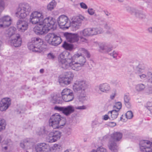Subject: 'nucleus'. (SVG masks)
I'll return each mask as SVG.
<instances>
[{"label": "nucleus", "mask_w": 152, "mask_h": 152, "mask_svg": "<svg viewBox=\"0 0 152 152\" xmlns=\"http://www.w3.org/2000/svg\"><path fill=\"white\" fill-rule=\"evenodd\" d=\"M109 118L108 116L107 115H105L103 116V119L104 120H107Z\"/></svg>", "instance_id": "56"}, {"label": "nucleus", "mask_w": 152, "mask_h": 152, "mask_svg": "<svg viewBox=\"0 0 152 152\" xmlns=\"http://www.w3.org/2000/svg\"><path fill=\"white\" fill-rule=\"evenodd\" d=\"M95 152H108L107 149L102 146L99 147L97 148L96 150L93 149Z\"/></svg>", "instance_id": "40"}, {"label": "nucleus", "mask_w": 152, "mask_h": 152, "mask_svg": "<svg viewBox=\"0 0 152 152\" xmlns=\"http://www.w3.org/2000/svg\"><path fill=\"white\" fill-rule=\"evenodd\" d=\"M61 136V132L58 130H53L50 132L46 137V140L48 142L53 143L59 140Z\"/></svg>", "instance_id": "10"}, {"label": "nucleus", "mask_w": 152, "mask_h": 152, "mask_svg": "<svg viewBox=\"0 0 152 152\" xmlns=\"http://www.w3.org/2000/svg\"><path fill=\"white\" fill-rule=\"evenodd\" d=\"M69 129V130L68 132H67V134L68 135H69V134H71V129Z\"/></svg>", "instance_id": "60"}, {"label": "nucleus", "mask_w": 152, "mask_h": 152, "mask_svg": "<svg viewBox=\"0 0 152 152\" xmlns=\"http://www.w3.org/2000/svg\"><path fill=\"white\" fill-rule=\"evenodd\" d=\"M39 72L41 73H43L44 72V69H41L40 70Z\"/></svg>", "instance_id": "59"}, {"label": "nucleus", "mask_w": 152, "mask_h": 152, "mask_svg": "<svg viewBox=\"0 0 152 152\" xmlns=\"http://www.w3.org/2000/svg\"><path fill=\"white\" fill-rule=\"evenodd\" d=\"M101 123L99 122L98 121L96 120H94L92 121L91 124V126L93 128H96L98 127L101 124Z\"/></svg>", "instance_id": "41"}, {"label": "nucleus", "mask_w": 152, "mask_h": 152, "mask_svg": "<svg viewBox=\"0 0 152 152\" xmlns=\"http://www.w3.org/2000/svg\"><path fill=\"white\" fill-rule=\"evenodd\" d=\"M35 150L36 152H50L51 147L48 144L42 142L35 146Z\"/></svg>", "instance_id": "18"}, {"label": "nucleus", "mask_w": 152, "mask_h": 152, "mask_svg": "<svg viewBox=\"0 0 152 152\" xmlns=\"http://www.w3.org/2000/svg\"><path fill=\"white\" fill-rule=\"evenodd\" d=\"M90 152H95L94 150H92Z\"/></svg>", "instance_id": "63"}, {"label": "nucleus", "mask_w": 152, "mask_h": 152, "mask_svg": "<svg viewBox=\"0 0 152 152\" xmlns=\"http://www.w3.org/2000/svg\"><path fill=\"white\" fill-rule=\"evenodd\" d=\"M47 132L45 127H42L38 129L37 132L38 134L40 136H43Z\"/></svg>", "instance_id": "37"}, {"label": "nucleus", "mask_w": 152, "mask_h": 152, "mask_svg": "<svg viewBox=\"0 0 152 152\" xmlns=\"http://www.w3.org/2000/svg\"><path fill=\"white\" fill-rule=\"evenodd\" d=\"M47 58L50 60H53L56 57L55 54L51 52L47 54Z\"/></svg>", "instance_id": "44"}, {"label": "nucleus", "mask_w": 152, "mask_h": 152, "mask_svg": "<svg viewBox=\"0 0 152 152\" xmlns=\"http://www.w3.org/2000/svg\"><path fill=\"white\" fill-rule=\"evenodd\" d=\"M55 35L56 34L54 33H48L45 36L46 41L50 44L51 45Z\"/></svg>", "instance_id": "28"}, {"label": "nucleus", "mask_w": 152, "mask_h": 152, "mask_svg": "<svg viewBox=\"0 0 152 152\" xmlns=\"http://www.w3.org/2000/svg\"><path fill=\"white\" fill-rule=\"evenodd\" d=\"M103 27L106 30V33L107 34L113 35L115 34V30L107 23H104L103 24Z\"/></svg>", "instance_id": "25"}, {"label": "nucleus", "mask_w": 152, "mask_h": 152, "mask_svg": "<svg viewBox=\"0 0 152 152\" xmlns=\"http://www.w3.org/2000/svg\"><path fill=\"white\" fill-rule=\"evenodd\" d=\"M61 42L62 39L60 37L56 34L51 45L55 46H57L59 45Z\"/></svg>", "instance_id": "32"}, {"label": "nucleus", "mask_w": 152, "mask_h": 152, "mask_svg": "<svg viewBox=\"0 0 152 152\" xmlns=\"http://www.w3.org/2000/svg\"><path fill=\"white\" fill-rule=\"evenodd\" d=\"M145 75L146 76L144 78H141L140 79V81H144L147 80L148 83H152V72H147Z\"/></svg>", "instance_id": "29"}, {"label": "nucleus", "mask_w": 152, "mask_h": 152, "mask_svg": "<svg viewBox=\"0 0 152 152\" xmlns=\"http://www.w3.org/2000/svg\"><path fill=\"white\" fill-rule=\"evenodd\" d=\"M64 152H69V151L68 150H66Z\"/></svg>", "instance_id": "62"}, {"label": "nucleus", "mask_w": 152, "mask_h": 152, "mask_svg": "<svg viewBox=\"0 0 152 152\" xmlns=\"http://www.w3.org/2000/svg\"><path fill=\"white\" fill-rule=\"evenodd\" d=\"M109 125L111 126H114L116 125V123L114 122H110L109 123Z\"/></svg>", "instance_id": "55"}, {"label": "nucleus", "mask_w": 152, "mask_h": 152, "mask_svg": "<svg viewBox=\"0 0 152 152\" xmlns=\"http://www.w3.org/2000/svg\"><path fill=\"white\" fill-rule=\"evenodd\" d=\"M79 38H80V41L82 42H87V40L86 39L83 37V35H81L79 32Z\"/></svg>", "instance_id": "48"}, {"label": "nucleus", "mask_w": 152, "mask_h": 152, "mask_svg": "<svg viewBox=\"0 0 152 152\" xmlns=\"http://www.w3.org/2000/svg\"><path fill=\"white\" fill-rule=\"evenodd\" d=\"M85 56L89 58L91 55L87 50L80 48L73 56L69 53L64 52L61 53L58 57V61L63 69L78 71L81 69L86 62Z\"/></svg>", "instance_id": "1"}, {"label": "nucleus", "mask_w": 152, "mask_h": 152, "mask_svg": "<svg viewBox=\"0 0 152 152\" xmlns=\"http://www.w3.org/2000/svg\"><path fill=\"white\" fill-rule=\"evenodd\" d=\"M25 143L26 149L30 148V146L32 145V140L30 138L27 139L25 140Z\"/></svg>", "instance_id": "39"}, {"label": "nucleus", "mask_w": 152, "mask_h": 152, "mask_svg": "<svg viewBox=\"0 0 152 152\" xmlns=\"http://www.w3.org/2000/svg\"><path fill=\"white\" fill-rule=\"evenodd\" d=\"M98 87L101 92L104 93L108 92L111 89L110 85L107 83L100 84L98 86Z\"/></svg>", "instance_id": "26"}, {"label": "nucleus", "mask_w": 152, "mask_h": 152, "mask_svg": "<svg viewBox=\"0 0 152 152\" xmlns=\"http://www.w3.org/2000/svg\"><path fill=\"white\" fill-rule=\"evenodd\" d=\"M56 2L55 0H52L47 5V8L48 10L50 11L52 10L56 7Z\"/></svg>", "instance_id": "34"}, {"label": "nucleus", "mask_w": 152, "mask_h": 152, "mask_svg": "<svg viewBox=\"0 0 152 152\" xmlns=\"http://www.w3.org/2000/svg\"><path fill=\"white\" fill-rule=\"evenodd\" d=\"M122 137V134L119 132L114 133L111 135L108 144V147L110 150L114 152H117L118 146L115 141H120Z\"/></svg>", "instance_id": "7"}, {"label": "nucleus", "mask_w": 152, "mask_h": 152, "mask_svg": "<svg viewBox=\"0 0 152 152\" xmlns=\"http://www.w3.org/2000/svg\"><path fill=\"white\" fill-rule=\"evenodd\" d=\"M87 11L89 14L90 15H93L95 12V10L92 8L88 9Z\"/></svg>", "instance_id": "52"}, {"label": "nucleus", "mask_w": 152, "mask_h": 152, "mask_svg": "<svg viewBox=\"0 0 152 152\" xmlns=\"http://www.w3.org/2000/svg\"><path fill=\"white\" fill-rule=\"evenodd\" d=\"M43 44V41L41 38H33L31 39V42L28 44V48L33 52L41 53L45 49Z\"/></svg>", "instance_id": "5"}, {"label": "nucleus", "mask_w": 152, "mask_h": 152, "mask_svg": "<svg viewBox=\"0 0 152 152\" xmlns=\"http://www.w3.org/2000/svg\"><path fill=\"white\" fill-rule=\"evenodd\" d=\"M146 67V65L142 63H139L137 66L134 67V72L139 79L141 78H144L146 76L145 75L147 73L145 70Z\"/></svg>", "instance_id": "11"}, {"label": "nucleus", "mask_w": 152, "mask_h": 152, "mask_svg": "<svg viewBox=\"0 0 152 152\" xmlns=\"http://www.w3.org/2000/svg\"><path fill=\"white\" fill-rule=\"evenodd\" d=\"M6 125V124L5 120L0 118V132L5 129Z\"/></svg>", "instance_id": "38"}, {"label": "nucleus", "mask_w": 152, "mask_h": 152, "mask_svg": "<svg viewBox=\"0 0 152 152\" xmlns=\"http://www.w3.org/2000/svg\"><path fill=\"white\" fill-rule=\"evenodd\" d=\"M126 117L127 119H131L133 116V114L132 112L131 111H128L126 113Z\"/></svg>", "instance_id": "46"}, {"label": "nucleus", "mask_w": 152, "mask_h": 152, "mask_svg": "<svg viewBox=\"0 0 152 152\" xmlns=\"http://www.w3.org/2000/svg\"><path fill=\"white\" fill-rule=\"evenodd\" d=\"M80 6L81 7L84 9H86L88 8V7L87 5L83 2H81L80 4Z\"/></svg>", "instance_id": "51"}, {"label": "nucleus", "mask_w": 152, "mask_h": 152, "mask_svg": "<svg viewBox=\"0 0 152 152\" xmlns=\"http://www.w3.org/2000/svg\"><path fill=\"white\" fill-rule=\"evenodd\" d=\"M118 111L116 110L115 109L113 110L109 111L108 112V114L110 115L111 116V118L112 120L115 119L118 115Z\"/></svg>", "instance_id": "35"}, {"label": "nucleus", "mask_w": 152, "mask_h": 152, "mask_svg": "<svg viewBox=\"0 0 152 152\" xmlns=\"http://www.w3.org/2000/svg\"><path fill=\"white\" fill-rule=\"evenodd\" d=\"M147 93L149 94H152V86H150L148 88Z\"/></svg>", "instance_id": "53"}, {"label": "nucleus", "mask_w": 152, "mask_h": 152, "mask_svg": "<svg viewBox=\"0 0 152 152\" xmlns=\"http://www.w3.org/2000/svg\"><path fill=\"white\" fill-rule=\"evenodd\" d=\"M22 112V111H20V113H21Z\"/></svg>", "instance_id": "64"}, {"label": "nucleus", "mask_w": 152, "mask_h": 152, "mask_svg": "<svg viewBox=\"0 0 152 152\" xmlns=\"http://www.w3.org/2000/svg\"><path fill=\"white\" fill-rule=\"evenodd\" d=\"M67 40L71 43L77 42L79 40V32L77 34L67 33L65 34Z\"/></svg>", "instance_id": "23"}, {"label": "nucleus", "mask_w": 152, "mask_h": 152, "mask_svg": "<svg viewBox=\"0 0 152 152\" xmlns=\"http://www.w3.org/2000/svg\"><path fill=\"white\" fill-rule=\"evenodd\" d=\"M11 99L9 98H3L0 102V110L1 111H5L11 104Z\"/></svg>", "instance_id": "22"}, {"label": "nucleus", "mask_w": 152, "mask_h": 152, "mask_svg": "<svg viewBox=\"0 0 152 152\" xmlns=\"http://www.w3.org/2000/svg\"><path fill=\"white\" fill-rule=\"evenodd\" d=\"M31 10V7L27 3L20 4L16 10L15 15L17 17L20 19H23L29 14Z\"/></svg>", "instance_id": "6"}, {"label": "nucleus", "mask_w": 152, "mask_h": 152, "mask_svg": "<svg viewBox=\"0 0 152 152\" xmlns=\"http://www.w3.org/2000/svg\"><path fill=\"white\" fill-rule=\"evenodd\" d=\"M62 99L66 102H69L73 100L74 98L73 91L69 88L64 89L61 92Z\"/></svg>", "instance_id": "16"}, {"label": "nucleus", "mask_w": 152, "mask_h": 152, "mask_svg": "<svg viewBox=\"0 0 152 152\" xmlns=\"http://www.w3.org/2000/svg\"><path fill=\"white\" fill-rule=\"evenodd\" d=\"M79 33L84 37H89L100 34L103 33V28H88L79 31Z\"/></svg>", "instance_id": "8"}, {"label": "nucleus", "mask_w": 152, "mask_h": 152, "mask_svg": "<svg viewBox=\"0 0 152 152\" xmlns=\"http://www.w3.org/2000/svg\"><path fill=\"white\" fill-rule=\"evenodd\" d=\"M59 26L61 28L67 29L70 26V23L68 17L64 15H60L57 19Z\"/></svg>", "instance_id": "12"}, {"label": "nucleus", "mask_w": 152, "mask_h": 152, "mask_svg": "<svg viewBox=\"0 0 152 152\" xmlns=\"http://www.w3.org/2000/svg\"><path fill=\"white\" fill-rule=\"evenodd\" d=\"M51 102L53 104H59L62 102V98L59 95L56 94H53L51 95L49 98Z\"/></svg>", "instance_id": "27"}, {"label": "nucleus", "mask_w": 152, "mask_h": 152, "mask_svg": "<svg viewBox=\"0 0 152 152\" xmlns=\"http://www.w3.org/2000/svg\"><path fill=\"white\" fill-rule=\"evenodd\" d=\"M112 49V46L109 44L102 43L99 45V50L102 52L108 53Z\"/></svg>", "instance_id": "24"}, {"label": "nucleus", "mask_w": 152, "mask_h": 152, "mask_svg": "<svg viewBox=\"0 0 152 152\" xmlns=\"http://www.w3.org/2000/svg\"><path fill=\"white\" fill-rule=\"evenodd\" d=\"M55 110L58 112H61L66 116H69L75 111V108L72 105L66 106L59 107L56 106L54 107Z\"/></svg>", "instance_id": "13"}, {"label": "nucleus", "mask_w": 152, "mask_h": 152, "mask_svg": "<svg viewBox=\"0 0 152 152\" xmlns=\"http://www.w3.org/2000/svg\"><path fill=\"white\" fill-rule=\"evenodd\" d=\"M126 10L128 12L132 15H134L138 18L142 19L145 18V13L140 10H137L129 7H126Z\"/></svg>", "instance_id": "19"}, {"label": "nucleus", "mask_w": 152, "mask_h": 152, "mask_svg": "<svg viewBox=\"0 0 152 152\" xmlns=\"http://www.w3.org/2000/svg\"><path fill=\"white\" fill-rule=\"evenodd\" d=\"M148 31L149 32L152 33V27L149 28L148 29Z\"/></svg>", "instance_id": "58"}, {"label": "nucleus", "mask_w": 152, "mask_h": 152, "mask_svg": "<svg viewBox=\"0 0 152 152\" xmlns=\"http://www.w3.org/2000/svg\"><path fill=\"white\" fill-rule=\"evenodd\" d=\"M12 22L11 17L8 15H5L2 17L0 18V28H4L10 26Z\"/></svg>", "instance_id": "21"}, {"label": "nucleus", "mask_w": 152, "mask_h": 152, "mask_svg": "<svg viewBox=\"0 0 152 152\" xmlns=\"http://www.w3.org/2000/svg\"><path fill=\"white\" fill-rule=\"evenodd\" d=\"M74 77V75L73 72L70 71L66 72L59 77L58 81L60 84L68 85L72 82Z\"/></svg>", "instance_id": "9"}, {"label": "nucleus", "mask_w": 152, "mask_h": 152, "mask_svg": "<svg viewBox=\"0 0 152 152\" xmlns=\"http://www.w3.org/2000/svg\"><path fill=\"white\" fill-rule=\"evenodd\" d=\"M124 99L125 105L128 107H130L131 104L130 102V98L129 94H125L124 95Z\"/></svg>", "instance_id": "31"}, {"label": "nucleus", "mask_w": 152, "mask_h": 152, "mask_svg": "<svg viewBox=\"0 0 152 152\" xmlns=\"http://www.w3.org/2000/svg\"><path fill=\"white\" fill-rule=\"evenodd\" d=\"M8 42L12 46L17 48L21 46L22 40L20 35L17 34L13 37L10 38Z\"/></svg>", "instance_id": "17"}, {"label": "nucleus", "mask_w": 152, "mask_h": 152, "mask_svg": "<svg viewBox=\"0 0 152 152\" xmlns=\"http://www.w3.org/2000/svg\"><path fill=\"white\" fill-rule=\"evenodd\" d=\"M146 85L142 83H140L135 86V90L136 91L140 92L143 91L146 88Z\"/></svg>", "instance_id": "30"}, {"label": "nucleus", "mask_w": 152, "mask_h": 152, "mask_svg": "<svg viewBox=\"0 0 152 152\" xmlns=\"http://www.w3.org/2000/svg\"><path fill=\"white\" fill-rule=\"evenodd\" d=\"M29 21L33 24H38L34 28L37 34H45L56 27L55 20L50 17L44 19V15L40 11H33L30 15Z\"/></svg>", "instance_id": "2"}, {"label": "nucleus", "mask_w": 152, "mask_h": 152, "mask_svg": "<svg viewBox=\"0 0 152 152\" xmlns=\"http://www.w3.org/2000/svg\"><path fill=\"white\" fill-rule=\"evenodd\" d=\"M20 146L23 149H26L25 140L21 142L20 143Z\"/></svg>", "instance_id": "49"}, {"label": "nucleus", "mask_w": 152, "mask_h": 152, "mask_svg": "<svg viewBox=\"0 0 152 152\" xmlns=\"http://www.w3.org/2000/svg\"><path fill=\"white\" fill-rule=\"evenodd\" d=\"M86 107L85 105H82L81 106H79L76 107L75 108V109H76L77 110H85L86 109Z\"/></svg>", "instance_id": "50"}, {"label": "nucleus", "mask_w": 152, "mask_h": 152, "mask_svg": "<svg viewBox=\"0 0 152 152\" xmlns=\"http://www.w3.org/2000/svg\"><path fill=\"white\" fill-rule=\"evenodd\" d=\"M85 19V17L81 15L73 16L71 18V21H70V26L76 29H78L81 26L82 22Z\"/></svg>", "instance_id": "14"}, {"label": "nucleus", "mask_w": 152, "mask_h": 152, "mask_svg": "<svg viewBox=\"0 0 152 152\" xmlns=\"http://www.w3.org/2000/svg\"><path fill=\"white\" fill-rule=\"evenodd\" d=\"M65 49L70 51L72 50L74 48L73 45L71 44L64 42L62 45Z\"/></svg>", "instance_id": "36"}, {"label": "nucleus", "mask_w": 152, "mask_h": 152, "mask_svg": "<svg viewBox=\"0 0 152 152\" xmlns=\"http://www.w3.org/2000/svg\"><path fill=\"white\" fill-rule=\"evenodd\" d=\"M61 146L59 144H54L52 147V149L53 150L58 151L61 148Z\"/></svg>", "instance_id": "43"}, {"label": "nucleus", "mask_w": 152, "mask_h": 152, "mask_svg": "<svg viewBox=\"0 0 152 152\" xmlns=\"http://www.w3.org/2000/svg\"><path fill=\"white\" fill-rule=\"evenodd\" d=\"M122 107V104L120 102H118L115 103V105L114 106L115 109L116 110L119 111Z\"/></svg>", "instance_id": "42"}, {"label": "nucleus", "mask_w": 152, "mask_h": 152, "mask_svg": "<svg viewBox=\"0 0 152 152\" xmlns=\"http://www.w3.org/2000/svg\"><path fill=\"white\" fill-rule=\"evenodd\" d=\"M66 123L65 119L57 113L52 115L49 121V126L54 129L62 128Z\"/></svg>", "instance_id": "4"}, {"label": "nucleus", "mask_w": 152, "mask_h": 152, "mask_svg": "<svg viewBox=\"0 0 152 152\" xmlns=\"http://www.w3.org/2000/svg\"><path fill=\"white\" fill-rule=\"evenodd\" d=\"M113 85L114 86L116 87H118L119 86V83L118 82L115 81L113 83Z\"/></svg>", "instance_id": "54"}, {"label": "nucleus", "mask_w": 152, "mask_h": 152, "mask_svg": "<svg viewBox=\"0 0 152 152\" xmlns=\"http://www.w3.org/2000/svg\"><path fill=\"white\" fill-rule=\"evenodd\" d=\"M16 31V28L14 27H11L7 29L5 32L6 35L10 37L14 34Z\"/></svg>", "instance_id": "33"}, {"label": "nucleus", "mask_w": 152, "mask_h": 152, "mask_svg": "<svg viewBox=\"0 0 152 152\" xmlns=\"http://www.w3.org/2000/svg\"><path fill=\"white\" fill-rule=\"evenodd\" d=\"M88 83L84 80H79L74 83L73 85V91L75 92L81 91L76 98L78 101L83 103L87 100V97L85 91L88 88Z\"/></svg>", "instance_id": "3"}, {"label": "nucleus", "mask_w": 152, "mask_h": 152, "mask_svg": "<svg viewBox=\"0 0 152 152\" xmlns=\"http://www.w3.org/2000/svg\"><path fill=\"white\" fill-rule=\"evenodd\" d=\"M147 108L150 111V113L152 112V102H148L146 106Z\"/></svg>", "instance_id": "45"}, {"label": "nucleus", "mask_w": 152, "mask_h": 152, "mask_svg": "<svg viewBox=\"0 0 152 152\" xmlns=\"http://www.w3.org/2000/svg\"><path fill=\"white\" fill-rule=\"evenodd\" d=\"M109 54L110 56H112L113 58H116L118 54V52L115 50H114L112 52L109 53Z\"/></svg>", "instance_id": "47"}, {"label": "nucleus", "mask_w": 152, "mask_h": 152, "mask_svg": "<svg viewBox=\"0 0 152 152\" xmlns=\"http://www.w3.org/2000/svg\"><path fill=\"white\" fill-rule=\"evenodd\" d=\"M105 13L107 16H109L110 15V13L107 12H105Z\"/></svg>", "instance_id": "61"}, {"label": "nucleus", "mask_w": 152, "mask_h": 152, "mask_svg": "<svg viewBox=\"0 0 152 152\" xmlns=\"http://www.w3.org/2000/svg\"><path fill=\"white\" fill-rule=\"evenodd\" d=\"M141 152H152V142L147 140H141L139 144Z\"/></svg>", "instance_id": "15"}, {"label": "nucleus", "mask_w": 152, "mask_h": 152, "mask_svg": "<svg viewBox=\"0 0 152 152\" xmlns=\"http://www.w3.org/2000/svg\"><path fill=\"white\" fill-rule=\"evenodd\" d=\"M16 27L18 31L23 32L28 28V23L26 20L19 19L16 23Z\"/></svg>", "instance_id": "20"}, {"label": "nucleus", "mask_w": 152, "mask_h": 152, "mask_svg": "<svg viewBox=\"0 0 152 152\" xmlns=\"http://www.w3.org/2000/svg\"><path fill=\"white\" fill-rule=\"evenodd\" d=\"M115 95L116 94L115 93H113L110 96V98L112 99H113L115 98Z\"/></svg>", "instance_id": "57"}]
</instances>
